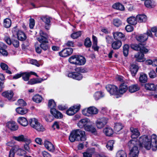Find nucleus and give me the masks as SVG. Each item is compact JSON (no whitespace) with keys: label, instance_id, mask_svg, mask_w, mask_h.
Returning <instances> with one entry per match:
<instances>
[{"label":"nucleus","instance_id":"obj_48","mask_svg":"<svg viewBox=\"0 0 157 157\" xmlns=\"http://www.w3.org/2000/svg\"><path fill=\"white\" fill-rule=\"evenodd\" d=\"M84 45L87 48H90L91 46L92 43L90 39L89 38H87L85 39L84 42Z\"/></svg>","mask_w":157,"mask_h":157},{"label":"nucleus","instance_id":"obj_38","mask_svg":"<svg viewBox=\"0 0 157 157\" xmlns=\"http://www.w3.org/2000/svg\"><path fill=\"white\" fill-rule=\"evenodd\" d=\"M3 25L6 28L10 27L11 25V21L10 19L9 18H6L3 21Z\"/></svg>","mask_w":157,"mask_h":157},{"label":"nucleus","instance_id":"obj_47","mask_svg":"<svg viewBox=\"0 0 157 157\" xmlns=\"http://www.w3.org/2000/svg\"><path fill=\"white\" fill-rule=\"evenodd\" d=\"M48 106L50 108H56V105L54 101L53 100H50L49 101Z\"/></svg>","mask_w":157,"mask_h":157},{"label":"nucleus","instance_id":"obj_60","mask_svg":"<svg viewBox=\"0 0 157 157\" xmlns=\"http://www.w3.org/2000/svg\"><path fill=\"white\" fill-rule=\"evenodd\" d=\"M125 29L127 32H130L133 30V28L131 25H128L125 27Z\"/></svg>","mask_w":157,"mask_h":157},{"label":"nucleus","instance_id":"obj_32","mask_svg":"<svg viewBox=\"0 0 157 157\" xmlns=\"http://www.w3.org/2000/svg\"><path fill=\"white\" fill-rule=\"evenodd\" d=\"M145 88L146 90L150 91L155 90V86L152 83H148L145 84Z\"/></svg>","mask_w":157,"mask_h":157},{"label":"nucleus","instance_id":"obj_64","mask_svg":"<svg viewBox=\"0 0 157 157\" xmlns=\"http://www.w3.org/2000/svg\"><path fill=\"white\" fill-rule=\"evenodd\" d=\"M66 45L68 47H74V42L71 41H68L66 43Z\"/></svg>","mask_w":157,"mask_h":157},{"label":"nucleus","instance_id":"obj_9","mask_svg":"<svg viewBox=\"0 0 157 157\" xmlns=\"http://www.w3.org/2000/svg\"><path fill=\"white\" fill-rule=\"evenodd\" d=\"M106 88L111 95H118V88L116 86L108 85L106 86Z\"/></svg>","mask_w":157,"mask_h":157},{"label":"nucleus","instance_id":"obj_11","mask_svg":"<svg viewBox=\"0 0 157 157\" xmlns=\"http://www.w3.org/2000/svg\"><path fill=\"white\" fill-rule=\"evenodd\" d=\"M80 107V105H74L67 110L66 111V113L69 116L73 115L79 110Z\"/></svg>","mask_w":157,"mask_h":157},{"label":"nucleus","instance_id":"obj_53","mask_svg":"<svg viewBox=\"0 0 157 157\" xmlns=\"http://www.w3.org/2000/svg\"><path fill=\"white\" fill-rule=\"evenodd\" d=\"M18 105L22 106H24L26 105V103L24 100L22 99H19L17 101Z\"/></svg>","mask_w":157,"mask_h":157},{"label":"nucleus","instance_id":"obj_49","mask_svg":"<svg viewBox=\"0 0 157 157\" xmlns=\"http://www.w3.org/2000/svg\"><path fill=\"white\" fill-rule=\"evenodd\" d=\"M30 63L36 65L37 67H39L40 64V62L41 63V64L42 65V61H40L39 62H38L37 61L36 59H31L30 61Z\"/></svg>","mask_w":157,"mask_h":157},{"label":"nucleus","instance_id":"obj_62","mask_svg":"<svg viewBox=\"0 0 157 157\" xmlns=\"http://www.w3.org/2000/svg\"><path fill=\"white\" fill-rule=\"evenodd\" d=\"M0 67L3 70H5L8 68V67L7 65L5 63H2L0 64Z\"/></svg>","mask_w":157,"mask_h":157},{"label":"nucleus","instance_id":"obj_10","mask_svg":"<svg viewBox=\"0 0 157 157\" xmlns=\"http://www.w3.org/2000/svg\"><path fill=\"white\" fill-rule=\"evenodd\" d=\"M108 119L105 117H102L97 120L96 122V125L98 128H101L107 123Z\"/></svg>","mask_w":157,"mask_h":157},{"label":"nucleus","instance_id":"obj_42","mask_svg":"<svg viewBox=\"0 0 157 157\" xmlns=\"http://www.w3.org/2000/svg\"><path fill=\"white\" fill-rule=\"evenodd\" d=\"M116 157H127V156L124 151L123 150H120L117 152Z\"/></svg>","mask_w":157,"mask_h":157},{"label":"nucleus","instance_id":"obj_13","mask_svg":"<svg viewBox=\"0 0 157 157\" xmlns=\"http://www.w3.org/2000/svg\"><path fill=\"white\" fill-rule=\"evenodd\" d=\"M50 17L47 16H42L40 17V19L45 24V28L46 29H49L50 26Z\"/></svg>","mask_w":157,"mask_h":157},{"label":"nucleus","instance_id":"obj_24","mask_svg":"<svg viewBox=\"0 0 157 157\" xmlns=\"http://www.w3.org/2000/svg\"><path fill=\"white\" fill-rule=\"evenodd\" d=\"M15 153L17 155L21 156L26 154V152L24 150L20 148L18 145H15L13 147Z\"/></svg>","mask_w":157,"mask_h":157},{"label":"nucleus","instance_id":"obj_56","mask_svg":"<svg viewBox=\"0 0 157 157\" xmlns=\"http://www.w3.org/2000/svg\"><path fill=\"white\" fill-rule=\"evenodd\" d=\"M35 25V21L33 19L30 18L29 20V26L31 29H33Z\"/></svg>","mask_w":157,"mask_h":157},{"label":"nucleus","instance_id":"obj_40","mask_svg":"<svg viewBox=\"0 0 157 157\" xmlns=\"http://www.w3.org/2000/svg\"><path fill=\"white\" fill-rule=\"evenodd\" d=\"M114 144V140H109L107 143L106 147L108 150L110 151H112L113 150V145Z\"/></svg>","mask_w":157,"mask_h":157},{"label":"nucleus","instance_id":"obj_8","mask_svg":"<svg viewBox=\"0 0 157 157\" xmlns=\"http://www.w3.org/2000/svg\"><path fill=\"white\" fill-rule=\"evenodd\" d=\"M29 124L30 126L39 132H43L44 128L43 126L35 118H31L29 120Z\"/></svg>","mask_w":157,"mask_h":157},{"label":"nucleus","instance_id":"obj_30","mask_svg":"<svg viewBox=\"0 0 157 157\" xmlns=\"http://www.w3.org/2000/svg\"><path fill=\"white\" fill-rule=\"evenodd\" d=\"M137 15H136V17L134 16H131L128 17L127 20V22L129 24L132 25H136L137 23V20L136 17Z\"/></svg>","mask_w":157,"mask_h":157},{"label":"nucleus","instance_id":"obj_28","mask_svg":"<svg viewBox=\"0 0 157 157\" xmlns=\"http://www.w3.org/2000/svg\"><path fill=\"white\" fill-rule=\"evenodd\" d=\"M17 122L19 124L24 126H27L28 124L27 120L24 117H19L17 119Z\"/></svg>","mask_w":157,"mask_h":157},{"label":"nucleus","instance_id":"obj_63","mask_svg":"<svg viewBox=\"0 0 157 157\" xmlns=\"http://www.w3.org/2000/svg\"><path fill=\"white\" fill-rule=\"evenodd\" d=\"M25 142V144L24 145V148L26 151L29 152H30V149L29 146V144L30 143L28 144L27 142Z\"/></svg>","mask_w":157,"mask_h":157},{"label":"nucleus","instance_id":"obj_17","mask_svg":"<svg viewBox=\"0 0 157 157\" xmlns=\"http://www.w3.org/2000/svg\"><path fill=\"white\" fill-rule=\"evenodd\" d=\"M47 79V78L43 79L41 78H34L31 79L29 81L27 84L29 85H33L34 84L39 83L46 80Z\"/></svg>","mask_w":157,"mask_h":157},{"label":"nucleus","instance_id":"obj_6","mask_svg":"<svg viewBox=\"0 0 157 157\" xmlns=\"http://www.w3.org/2000/svg\"><path fill=\"white\" fill-rule=\"evenodd\" d=\"M146 44V43L138 44V51L140 52L138 54V62H143L146 60L144 54L148 53L150 50Z\"/></svg>","mask_w":157,"mask_h":157},{"label":"nucleus","instance_id":"obj_45","mask_svg":"<svg viewBox=\"0 0 157 157\" xmlns=\"http://www.w3.org/2000/svg\"><path fill=\"white\" fill-rule=\"evenodd\" d=\"M42 99V97L39 95H36L34 96L33 98V101L38 103L40 102L41 101Z\"/></svg>","mask_w":157,"mask_h":157},{"label":"nucleus","instance_id":"obj_37","mask_svg":"<svg viewBox=\"0 0 157 157\" xmlns=\"http://www.w3.org/2000/svg\"><path fill=\"white\" fill-rule=\"evenodd\" d=\"M103 132L106 136H111L113 133V131L110 128H106L104 129Z\"/></svg>","mask_w":157,"mask_h":157},{"label":"nucleus","instance_id":"obj_7","mask_svg":"<svg viewBox=\"0 0 157 157\" xmlns=\"http://www.w3.org/2000/svg\"><path fill=\"white\" fill-rule=\"evenodd\" d=\"M68 60L71 63L78 65H83L86 62L85 58L82 56H72Z\"/></svg>","mask_w":157,"mask_h":157},{"label":"nucleus","instance_id":"obj_20","mask_svg":"<svg viewBox=\"0 0 157 157\" xmlns=\"http://www.w3.org/2000/svg\"><path fill=\"white\" fill-rule=\"evenodd\" d=\"M114 38L115 40H118L120 39H122L123 40H124L126 39L125 35L121 32H116L113 33Z\"/></svg>","mask_w":157,"mask_h":157},{"label":"nucleus","instance_id":"obj_36","mask_svg":"<svg viewBox=\"0 0 157 157\" xmlns=\"http://www.w3.org/2000/svg\"><path fill=\"white\" fill-rule=\"evenodd\" d=\"M113 7L114 9L121 11L124 10V6L119 3L114 4L113 5Z\"/></svg>","mask_w":157,"mask_h":157},{"label":"nucleus","instance_id":"obj_59","mask_svg":"<svg viewBox=\"0 0 157 157\" xmlns=\"http://www.w3.org/2000/svg\"><path fill=\"white\" fill-rule=\"evenodd\" d=\"M106 42L108 44H110L113 40V38L112 36H106L105 37Z\"/></svg>","mask_w":157,"mask_h":157},{"label":"nucleus","instance_id":"obj_46","mask_svg":"<svg viewBox=\"0 0 157 157\" xmlns=\"http://www.w3.org/2000/svg\"><path fill=\"white\" fill-rule=\"evenodd\" d=\"M137 90V86L136 84L130 86L128 87L129 91L131 93H134Z\"/></svg>","mask_w":157,"mask_h":157},{"label":"nucleus","instance_id":"obj_25","mask_svg":"<svg viewBox=\"0 0 157 157\" xmlns=\"http://www.w3.org/2000/svg\"><path fill=\"white\" fill-rule=\"evenodd\" d=\"M128 89L127 85L124 83L121 84L120 85L118 91V95L120 94H122L125 93Z\"/></svg>","mask_w":157,"mask_h":157},{"label":"nucleus","instance_id":"obj_19","mask_svg":"<svg viewBox=\"0 0 157 157\" xmlns=\"http://www.w3.org/2000/svg\"><path fill=\"white\" fill-rule=\"evenodd\" d=\"M148 40V36L146 34H140L138 36V44L146 43Z\"/></svg>","mask_w":157,"mask_h":157},{"label":"nucleus","instance_id":"obj_41","mask_svg":"<svg viewBox=\"0 0 157 157\" xmlns=\"http://www.w3.org/2000/svg\"><path fill=\"white\" fill-rule=\"evenodd\" d=\"M129 46L127 44H125L123 47V52L125 56H127L128 55Z\"/></svg>","mask_w":157,"mask_h":157},{"label":"nucleus","instance_id":"obj_1","mask_svg":"<svg viewBox=\"0 0 157 157\" xmlns=\"http://www.w3.org/2000/svg\"><path fill=\"white\" fill-rule=\"evenodd\" d=\"M139 142L140 147H144L147 150L151 148L153 151L157 149V136L155 134L152 135L151 138L146 135H143L139 138Z\"/></svg>","mask_w":157,"mask_h":157},{"label":"nucleus","instance_id":"obj_39","mask_svg":"<svg viewBox=\"0 0 157 157\" xmlns=\"http://www.w3.org/2000/svg\"><path fill=\"white\" fill-rule=\"evenodd\" d=\"M147 78L146 74L142 73L139 78L140 82L142 83H145L147 81Z\"/></svg>","mask_w":157,"mask_h":157},{"label":"nucleus","instance_id":"obj_35","mask_svg":"<svg viewBox=\"0 0 157 157\" xmlns=\"http://www.w3.org/2000/svg\"><path fill=\"white\" fill-rule=\"evenodd\" d=\"M16 111L18 113L21 115L25 114L28 112V110L27 109L23 108L21 107H18L17 108Z\"/></svg>","mask_w":157,"mask_h":157},{"label":"nucleus","instance_id":"obj_52","mask_svg":"<svg viewBox=\"0 0 157 157\" xmlns=\"http://www.w3.org/2000/svg\"><path fill=\"white\" fill-rule=\"evenodd\" d=\"M81 34V31H78L73 33L71 35V37L73 39H76L80 36Z\"/></svg>","mask_w":157,"mask_h":157},{"label":"nucleus","instance_id":"obj_14","mask_svg":"<svg viewBox=\"0 0 157 157\" xmlns=\"http://www.w3.org/2000/svg\"><path fill=\"white\" fill-rule=\"evenodd\" d=\"M21 77L23 80L25 81H28L29 80V77L31 75H35L36 77H38L39 76L35 72L33 71H30L29 72H21Z\"/></svg>","mask_w":157,"mask_h":157},{"label":"nucleus","instance_id":"obj_29","mask_svg":"<svg viewBox=\"0 0 157 157\" xmlns=\"http://www.w3.org/2000/svg\"><path fill=\"white\" fill-rule=\"evenodd\" d=\"M122 45L121 41L116 40L113 41L112 44V47L114 49H118L120 48Z\"/></svg>","mask_w":157,"mask_h":157},{"label":"nucleus","instance_id":"obj_57","mask_svg":"<svg viewBox=\"0 0 157 157\" xmlns=\"http://www.w3.org/2000/svg\"><path fill=\"white\" fill-rule=\"evenodd\" d=\"M13 147L10 150L9 153V157H14L15 152Z\"/></svg>","mask_w":157,"mask_h":157},{"label":"nucleus","instance_id":"obj_5","mask_svg":"<svg viewBox=\"0 0 157 157\" xmlns=\"http://www.w3.org/2000/svg\"><path fill=\"white\" fill-rule=\"evenodd\" d=\"M40 37L37 38V40L41 43L40 46L44 51L48 50L50 46L48 44V35L40 30Z\"/></svg>","mask_w":157,"mask_h":157},{"label":"nucleus","instance_id":"obj_34","mask_svg":"<svg viewBox=\"0 0 157 157\" xmlns=\"http://www.w3.org/2000/svg\"><path fill=\"white\" fill-rule=\"evenodd\" d=\"M123 128V126L120 123H116L115 124L114 129L115 132L117 134H119V131Z\"/></svg>","mask_w":157,"mask_h":157},{"label":"nucleus","instance_id":"obj_12","mask_svg":"<svg viewBox=\"0 0 157 157\" xmlns=\"http://www.w3.org/2000/svg\"><path fill=\"white\" fill-rule=\"evenodd\" d=\"M73 52V49L71 48H66L63 49L59 53L60 56L62 57H67L71 55Z\"/></svg>","mask_w":157,"mask_h":157},{"label":"nucleus","instance_id":"obj_51","mask_svg":"<svg viewBox=\"0 0 157 157\" xmlns=\"http://www.w3.org/2000/svg\"><path fill=\"white\" fill-rule=\"evenodd\" d=\"M92 151L89 150L83 153V156L84 157H92Z\"/></svg>","mask_w":157,"mask_h":157},{"label":"nucleus","instance_id":"obj_33","mask_svg":"<svg viewBox=\"0 0 157 157\" xmlns=\"http://www.w3.org/2000/svg\"><path fill=\"white\" fill-rule=\"evenodd\" d=\"M88 113L90 115H94L98 113V109L94 106H91L88 108Z\"/></svg>","mask_w":157,"mask_h":157},{"label":"nucleus","instance_id":"obj_58","mask_svg":"<svg viewBox=\"0 0 157 157\" xmlns=\"http://www.w3.org/2000/svg\"><path fill=\"white\" fill-rule=\"evenodd\" d=\"M1 54L2 56H6L8 55V53L7 51L3 48L0 49V54Z\"/></svg>","mask_w":157,"mask_h":157},{"label":"nucleus","instance_id":"obj_4","mask_svg":"<svg viewBox=\"0 0 157 157\" xmlns=\"http://www.w3.org/2000/svg\"><path fill=\"white\" fill-rule=\"evenodd\" d=\"M90 121L88 118L81 119L77 123V126L80 128H84L86 131L91 132L92 133H96V130L92 125H90Z\"/></svg>","mask_w":157,"mask_h":157},{"label":"nucleus","instance_id":"obj_21","mask_svg":"<svg viewBox=\"0 0 157 157\" xmlns=\"http://www.w3.org/2000/svg\"><path fill=\"white\" fill-rule=\"evenodd\" d=\"M51 113L56 118H61L63 117L62 114L57 110L56 108H52L50 109Z\"/></svg>","mask_w":157,"mask_h":157},{"label":"nucleus","instance_id":"obj_15","mask_svg":"<svg viewBox=\"0 0 157 157\" xmlns=\"http://www.w3.org/2000/svg\"><path fill=\"white\" fill-rule=\"evenodd\" d=\"M67 76L68 77L78 80L82 79L83 78V76L81 74L75 72L69 73L67 75Z\"/></svg>","mask_w":157,"mask_h":157},{"label":"nucleus","instance_id":"obj_16","mask_svg":"<svg viewBox=\"0 0 157 157\" xmlns=\"http://www.w3.org/2000/svg\"><path fill=\"white\" fill-rule=\"evenodd\" d=\"M13 138L15 140L19 142H27L28 144L31 142L30 139L25 138L23 135H20L17 136H14Z\"/></svg>","mask_w":157,"mask_h":157},{"label":"nucleus","instance_id":"obj_31","mask_svg":"<svg viewBox=\"0 0 157 157\" xmlns=\"http://www.w3.org/2000/svg\"><path fill=\"white\" fill-rule=\"evenodd\" d=\"M144 5L147 8H152L155 6V3L154 1L151 0H146L144 2Z\"/></svg>","mask_w":157,"mask_h":157},{"label":"nucleus","instance_id":"obj_54","mask_svg":"<svg viewBox=\"0 0 157 157\" xmlns=\"http://www.w3.org/2000/svg\"><path fill=\"white\" fill-rule=\"evenodd\" d=\"M149 75L151 78H154L156 77V75L155 71L153 70H151L149 73Z\"/></svg>","mask_w":157,"mask_h":157},{"label":"nucleus","instance_id":"obj_2","mask_svg":"<svg viewBox=\"0 0 157 157\" xmlns=\"http://www.w3.org/2000/svg\"><path fill=\"white\" fill-rule=\"evenodd\" d=\"M132 139L128 142V146L130 149L129 157H137V129L130 128Z\"/></svg>","mask_w":157,"mask_h":157},{"label":"nucleus","instance_id":"obj_43","mask_svg":"<svg viewBox=\"0 0 157 157\" xmlns=\"http://www.w3.org/2000/svg\"><path fill=\"white\" fill-rule=\"evenodd\" d=\"M103 96L104 95L101 91L96 92L94 95V97L96 100H98Z\"/></svg>","mask_w":157,"mask_h":157},{"label":"nucleus","instance_id":"obj_27","mask_svg":"<svg viewBox=\"0 0 157 157\" xmlns=\"http://www.w3.org/2000/svg\"><path fill=\"white\" fill-rule=\"evenodd\" d=\"M130 71L132 76L133 77L135 76L137 72V65L136 64H131L130 68Z\"/></svg>","mask_w":157,"mask_h":157},{"label":"nucleus","instance_id":"obj_61","mask_svg":"<svg viewBox=\"0 0 157 157\" xmlns=\"http://www.w3.org/2000/svg\"><path fill=\"white\" fill-rule=\"evenodd\" d=\"M46 121L48 122L52 121L53 119V117L51 115H47L45 118Z\"/></svg>","mask_w":157,"mask_h":157},{"label":"nucleus","instance_id":"obj_26","mask_svg":"<svg viewBox=\"0 0 157 157\" xmlns=\"http://www.w3.org/2000/svg\"><path fill=\"white\" fill-rule=\"evenodd\" d=\"M13 94V92L11 90L5 91L2 93V96L8 100H10L12 98Z\"/></svg>","mask_w":157,"mask_h":157},{"label":"nucleus","instance_id":"obj_44","mask_svg":"<svg viewBox=\"0 0 157 157\" xmlns=\"http://www.w3.org/2000/svg\"><path fill=\"white\" fill-rule=\"evenodd\" d=\"M147 20L146 16L144 14L138 15V22H145Z\"/></svg>","mask_w":157,"mask_h":157},{"label":"nucleus","instance_id":"obj_3","mask_svg":"<svg viewBox=\"0 0 157 157\" xmlns=\"http://www.w3.org/2000/svg\"><path fill=\"white\" fill-rule=\"evenodd\" d=\"M69 140L71 142L77 141H84L86 140L85 132L81 129H77L71 133Z\"/></svg>","mask_w":157,"mask_h":157},{"label":"nucleus","instance_id":"obj_22","mask_svg":"<svg viewBox=\"0 0 157 157\" xmlns=\"http://www.w3.org/2000/svg\"><path fill=\"white\" fill-rule=\"evenodd\" d=\"M46 148L48 151L53 152L55 150V147L52 143L48 140H45L44 143Z\"/></svg>","mask_w":157,"mask_h":157},{"label":"nucleus","instance_id":"obj_50","mask_svg":"<svg viewBox=\"0 0 157 157\" xmlns=\"http://www.w3.org/2000/svg\"><path fill=\"white\" fill-rule=\"evenodd\" d=\"M113 25L116 27H119L121 24V21L117 18L114 19L113 20Z\"/></svg>","mask_w":157,"mask_h":157},{"label":"nucleus","instance_id":"obj_55","mask_svg":"<svg viewBox=\"0 0 157 157\" xmlns=\"http://www.w3.org/2000/svg\"><path fill=\"white\" fill-rule=\"evenodd\" d=\"M12 43L15 47L17 48L19 46V43L17 40H12Z\"/></svg>","mask_w":157,"mask_h":157},{"label":"nucleus","instance_id":"obj_23","mask_svg":"<svg viewBox=\"0 0 157 157\" xmlns=\"http://www.w3.org/2000/svg\"><path fill=\"white\" fill-rule=\"evenodd\" d=\"M17 35L18 39L21 41H24L27 38L25 33L21 30H19L17 32Z\"/></svg>","mask_w":157,"mask_h":157},{"label":"nucleus","instance_id":"obj_18","mask_svg":"<svg viewBox=\"0 0 157 157\" xmlns=\"http://www.w3.org/2000/svg\"><path fill=\"white\" fill-rule=\"evenodd\" d=\"M7 126L11 130L15 131L17 130L18 128L17 125L16 123L14 121H10L7 123Z\"/></svg>","mask_w":157,"mask_h":157}]
</instances>
